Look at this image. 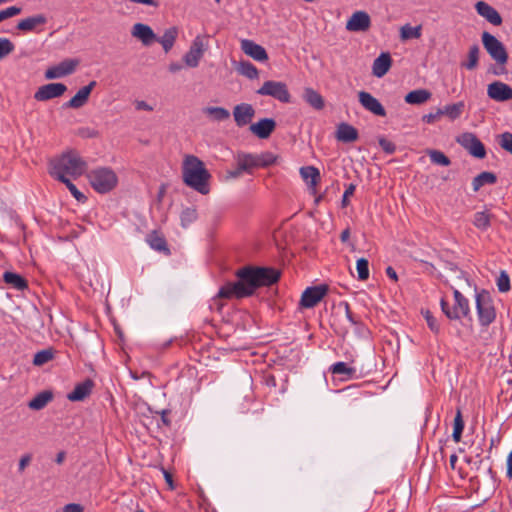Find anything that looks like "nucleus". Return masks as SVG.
Returning a JSON list of instances; mask_svg holds the SVG:
<instances>
[{
    "label": "nucleus",
    "mask_w": 512,
    "mask_h": 512,
    "mask_svg": "<svg viewBox=\"0 0 512 512\" xmlns=\"http://www.w3.org/2000/svg\"><path fill=\"white\" fill-rule=\"evenodd\" d=\"M243 173H245V172L240 169V166L238 164H236L235 169L227 171L225 179L226 180L238 179L242 176Z\"/></svg>",
    "instance_id": "57"
},
{
    "label": "nucleus",
    "mask_w": 512,
    "mask_h": 512,
    "mask_svg": "<svg viewBox=\"0 0 512 512\" xmlns=\"http://www.w3.org/2000/svg\"><path fill=\"white\" fill-rule=\"evenodd\" d=\"M162 471H163V475H164L166 483L168 484L169 488L171 490H173L175 488V486H174V483H173L172 475L168 471H166L165 469H163Z\"/></svg>",
    "instance_id": "63"
},
{
    "label": "nucleus",
    "mask_w": 512,
    "mask_h": 512,
    "mask_svg": "<svg viewBox=\"0 0 512 512\" xmlns=\"http://www.w3.org/2000/svg\"><path fill=\"white\" fill-rule=\"evenodd\" d=\"M53 399V393L48 390H44L38 393L30 402L28 403V407L32 410H41L43 409L50 401Z\"/></svg>",
    "instance_id": "31"
},
{
    "label": "nucleus",
    "mask_w": 512,
    "mask_h": 512,
    "mask_svg": "<svg viewBox=\"0 0 512 512\" xmlns=\"http://www.w3.org/2000/svg\"><path fill=\"white\" fill-rule=\"evenodd\" d=\"M391 64V56L388 53H381L373 62V75L378 78L383 77L389 71Z\"/></svg>",
    "instance_id": "26"
},
{
    "label": "nucleus",
    "mask_w": 512,
    "mask_h": 512,
    "mask_svg": "<svg viewBox=\"0 0 512 512\" xmlns=\"http://www.w3.org/2000/svg\"><path fill=\"white\" fill-rule=\"evenodd\" d=\"M480 49L478 45L470 47L468 52L467 62L462 63V66L468 70H474L478 66Z\"/></svg>",
    "instance_id": "44"
},
{
    "label": "nucleus",
    "mask_w": 512,
    "mask_h": 512,
    "mask_svg": "<svg viewBox=\"0 0 512 512\" xmlns=\"http://www.w3.org/2000/svg\"><path fill=\"white\" fill-rule=\"evenodd\" d=\"M456 141L472 156L479 159H482L486 156L485 146L474 133H462L457 137Z\"/></svg>",
    "instance_id": "8"
},
{
    "label": "nucleus",
    "mask_w": 512,
    "mask_h": 512,
    "mask_svg": "<svg viewBox=\"0 0 512 512\" xmlns=\"http://www.w3.org/2000/svg\"><path fill=\"white\" fill-rule=\"evenodd\" d=\"M424 318L427 322V325L429 329L435 333L438 334L440 332V325L437 321V319L432 315V313L429 310H426L423 312Z\"/></svg>",
    "instance_id": "49"
},
{
    "label": "nucleus",
    "mask_w": 512,
    "mask_h": 512,
    "mask_svg": "<svg viewBox=\"0 0 512 512\" xmlns=\"http://www.w3.org/2000/svg\"><path fill=\"white\" fill-rule=\"evenodd\" d=\"M238 278L235 282H227L220 287L214 300L242 299L252 296L262 286H270L280 278L278 270L270 267L244 266L235 273Z\"/></svg>",
    "instance_id": "1"
},
{
    "label": "nucleus",
    "mask_w": 512,
    "mask_h": 512,
    "mask_svg": "<svg viewBox=\"0 0 512 512\" xmlns=\"http://www.w3.org/2000/svg\"><path fill=\"white\" fill-rule=\"evenodd\" d=\"M197 218L196 210L187 208L181 213V222L184 227L195 221Z\"/></svg>",
    "instance_id": "51"
},
{
    "label": "nucleus",
    "mask_w": 512,
    "mask_h": 512,
    "mask_svg": "<svg viewBox=\"0 0 512 512\" xmlns=\"http://www.w3.org/2000/svg\"><path fill=\"white\" fill-rule=\"evenodd\" d=\"M386 275H387L391 280H393V281H395V282L398 280L397 273H396V271L394 270V268H393V267H391V266H388V267L386 268Z\"/></svg>",
    "instance_id": "64"
},
{
    "label": "nucleus",
    "mask_w": 512,
    "mask_h": 512,
    "mask_svg": "<svg viewBox=\"0 0 512 512\" xmlns=\"http://www.w3.org/2000/svg\"><path fill=\"white\" fill-rule=\"evenodd\" d=\"M465 109V103L459 101L457 103L445 105L443 108H439V114H443L449 120L454 121L463 114Z\"/></svg>",
    "instance_id": "30"
},
{
    "label": "nucleus",
    "mask_w": 512,
    "mask_h": 512,
    "mask_svg": "<svg viewBox=\"0 0 512 512\" xmlns=\"http://www.w3.org/2000/svg\"><path fill=\"white\" fill-rule=\"evenodd\" d=\"M256 169L267 168L276 163L277 156L270 151L253 153Z\"/></svg>",
    "instance_id": "32"
},
{
    "label": "nucleus",
    "mask_w": 512,
    "mask_h": 512,
    "mask_svg": "<svg viewBox=\"0 0 512 512\" xmlns=\"http://www.w3.org/2000/svg\"><path fill=\"white\" fill-rule=\"evenodd\" d=\"M345 313H346V317L349 320V322L351 324H353V325H356L357 324V320L354 318L348 303H345Z\"/></svg>",
    "instance_id": "62"
},
{
    "label": "nucleus",
    "mask_w": 512,
    "mask_h": 512,
    "mask_svg": "<svg viewBox=\"0 0 512 512\" xmlns=\"http://www.w3.org/2000/svg\"><path fill=\"white\" fill-rule=\"evenodd\" d=\"M203 113L208 116L211 120L222 122L230 118V112L223 107H205Z\"/></svg>",
    "instance_id": "35"
},
{
    "label": "nucleus",
    "mask_w": 512,
    "mask_h": 512,
    "mask_svg": "<svg viewBox=\"0 0 512 512\" xmlns=\"http://www.w3.org/2000/svg\"><path fill=\"white\" fill-rule=\"evenodd\" d=\"M360 104L369 112L376 116L384 117L386 111L383 105L369 92L361 91L358 94Z\"/></svg>",
    "instance_id": "16"
},
{
    "label": "nucleus",
    "mask_w": 512,
    "mask_h": 512,
    "mask_svg": "<svg viewBox=\"0 0 512 512\" xmlns=\"http://www.w3.org/2000/svg\"><path fill=\"white\" fill-rule=\"evenodd\" d=\"M454 306L450 313H447V318L450 320H459L470 315V306L468 299L457 289L453 292Z\"/></svg>",
    "instance_id": "12"
},
{
    "label": "nucleus",
    "mask_w": 512,
    "mask_h": 512,
    "mask_svg": "<svg viewBox=\"0 0 512 512\" xmlns=\"http://www.w3.org/2000/svg\"><path fill=\"white\" fill-rule=\"evenodd\" d=\"M96 85V81H91L88 85L80 88L78 92L64 104V107L72 109H79L83 107L87 103L89 96Z\"/></svg>",
    "instance_id": "17"
},
{
    "label": "nucleus",
    "mask_w": 512,
    "mask_h": 512,
    "mask_svg": "<svg viewBox=\"0 0 512 512\" xmlns=\"http://www.w3.org/2000/svg\"><path fill=\"white\" fill-rule=\"evenodd\" d=\"M15 49L14 44L8 38H0V59L11 54Z\"/></svg>",
    "instance_id": "48"
},
{
    "label": "nucleus",
    "mask_w": 512,
    "mask_h": 512,
    "mask_svg": "<svg viewBox=\"0 0 512 512\" xmlns=\"http://www.w3.org/2000/svg\"><path fill=\"white\" fill-rule=\"evenodd\" d=\"M356 185L351 183L347 186L346 190L344 191V194L342 196V206L346 207L349 204V197L352 196L355 192Z\"/></svg>",
    "instance_id": "56"
},
{
    "label": "nucleus",
    "mask_w": 512,
    "mask_h": 512,
    "mask_svg": "<svg viewBox=\"0 0 512 512\" xmlns=\"http://www.w3.org/2000/svg\"><path fill=\"white\" fill-rule=\"evenodd\" d=\"M431 95H432L431 92H429L426 89H416V90L409 92L405 96V101L408 104L420 105V104H423L426 101H428L431 98Z\"/></svg>",
    "instance_id": "33"
},
{
    "label": "nucleus",
    "mask_w": 512,
    "mask_h": 512,
    "mask_svg": "<svg viewBox=\"0 0 512 512\" xmlns=\"http://www.w3.org/2000/svg\"><path fill=\"white\" fill-rule=\"evenodd\" d=\"M464 420L462 417V412L460 409H457L456 415L453 422V433L452 438L454 442L458 443L461 441V436L464 430Z\"/></svg>",
    "instance_id": "41"
},
{
    "label": "nucleus",
    "mask_w": 512,
    "mask_h": 512,
    "mask_svg": "<svg viewBox=\"0 0 512 512\" xmlns=\"http://www.w3.org/2000/svg\"><path fill=\"white\" fill-rule=\"evenodd\" d=\"M31 455L30 454H26V455H23L20 460H19V471L22 472L25 470V468L29 465V463L31 462Z\"/></svg>",
    "instance_id": "60"
},
{
    "label": "nucleus",
    "mask_w": 512,
    "mask_h": 512,
    "mask_svg": "<svg viewBox=\"0 0 512 512\" xmlns=\"http://www.w3.org/2000/svg\"><path fill=\"white\" fill-rule=\"evenodd\" d=\"M276 128L272 118H263L250 126V131L260 139H267Z\"/></svg>",
    "instance_id": "21"
},
{
    "label": "nucleus",
    "mask_w": 512,
    "mask_h": 512,
    "mask_svg": "<svg viewBox=\"0 0 512 512\" xmlns=\"http://www.w3.org/2000/svg\"><path fill=\"white\" fill-rule=\"evenodd\" d=\"M328 286L327 285H317L306 288L300 299V305L303 308H313L315 307L327 294Z\"/></svg>",
    "instance_id": "11"
},
{
    "label": "nucleus",
    "mask_w": 512,
    "mask_h": 512,
    "mask_svg": "<svg viewBox=\"0 0 512 512\" xmlns=\"http://www.w3.org/2000/svg\"><path fill=\"white\" fill-rule=\"evenodd\" d=\"M146 241L153 250L164 252L165 254H170V250L167 247L165 238L157 231H152L150 234H148Z\"/></svg>",
    "instance_id": "29"
},
{
    "label": "nucleus",
    "mask_w": 512,
    "mask_h": 512,
    "mask_svg": "<svg viewBox=\"0 0 512 512\" xmlns=\"http://www.w3.org/2000/svg\"><path fill=\"white\" fill-rule=\"evenodd\" d=\"M67 90L63 83H49L38 88L34 94L37 101H48L62 96Z\"/></svg>",
    "instance_id": "15"
},
{
    "label": "nucleus",
    "mask_w": 512,
    "mask_h": 512,
    "mask_svg": "<svg viewBox=\"0 0 512 512\" xmlns=\"http://www.w3.org/2000/svg\"><path fill=\"white\" fill-rule=\"evenodd\" d=\"M421 34L422 27L420 25L413 27L410 24H405L400 29V38L402 41L418 39L421 37Z\"/></svg>",
    "instance_id": "40"
},
{
    "label": "nucleus",
    "mask_w": 512,
    "mask_h": 512,
    "mask_svg": "<svg viewBox=\"0 0 512 512\" xmlns=\"http://www.w3.org/2000/svg\"><path fill=\"white\" fill-rule=\"evenodd\" d=\"M87 178L92 188L102 194L114 189L118 183L116 173L108 167H100L91 170L87 174Z\"/></svg>",
    "instance_id": "4"
},
{
    "label": "nucleus",
    "mask_w": 512,
    "mask_h": 512,
    "mask_svg": "<svg viewBox=\"0 0 512 512\" xmlns=\"http://www.w3.org/2000/svg\"><path fill=\"white\" fill-rule=\"evenodd\" d=\"M94 383L92 380L87 379L82 383L77 384L74 389L67 395L70 401H82L90 395Z\"/></svg>",
    "instance_id": "25"
},
{
    "label": "nucleus",
    "mask_w": 512,
    "mask_h": 512,
    "mask_svg": "<svg viewBox=\"0 0 512 512\" xmlns=\"http://www.w3.org/2000/svg\"><path fill=\"white\" fill-rule=\"evenodd\" d=\"M358 130L348 123H340L336 130V139L343 143H351L358 139Z\"/></svg>",
    "instance_id": "24"
},
{
    "label": "nucleus",
    "mask_w": 512,
    "mask_h": 512,
    "mask_svg": "<svg viewBox=\"0 0 512 512\" xmlns=\"http://www.w3.org/2000/svg\"><path fill=\"white\" fill-rule=\"evenodd\" d=\"M378 142H379L380 147L386 154L391 155L396 151L395 144L393 142H391L390 140H388L384 137H381V138H379Z\"/></svg>",
    "instance_id": "55"
},
{
    "label": "nucleus",
    "mask_w": 512,
    "mask_h": 512,
    "mask_svg": "<svg viewBox=\"0 0 512 512\" xmlns=\"http://www.w3.org/2000/svg\"><path fill=\"white\" fill-rule=\"evenodd\" d=\"M428 155L432 163L441 165V166H449L451 164L450 159L441 151L438 150H430L428 151Z\"/></svg>",
    "instance_id": "46"
},
{
    "label": "nucleus",
    "mask_w": 512,
    "mask_h": 512,
    "mask_svg": "<svg viewBox=\"0 0 512 512\" xmlns=\"http://www.w3.org/2000/svg\"><path fill=\"white\" fill-rule=\"evenodd\" d=\"M79 63L78 59H65L59 64L49 67L45 71V78L51 80L71 75L75 72Z\"/></svg>",
    "instance_id": "10"
},
{
    "label": "nucleus",
    "mask_w": 512,
    "mask_h": 512,
    "mask_svg": "<svg viewBox=\"0 0 512 512\" xmlns=\"http://www.w3.org/2000/svg\"><path fill=\"white\" fill-rule=\"evenodd\" d=\"M46 23L47 17L44 14H36L20 20L17 29L23 32H36L39 31L38 27L44 26Z\"/></svg>",
    "instance_id": "23"
},
{
    "label": "nucleus",
    "mask_w": 512,
    "mask_h": 512,
    "mask_svg": "<svg viewBox=\"0 0 512 512\" xmlns=\"http://www.w3.org/2000/svg\"><path fill=\"white\" fill-rule=\"evenodd\" d=\"M237 71L241 75H243L249 79H256L259 75V72H258V69L256 68V66L253 65L249 61H241L237 67Z\"/></svg>",
    "instance_id": "42"
},
{
    "label": "nucleus",
    "mask_w": 512,
    "mask_h": 512,
    "mask_svg": "<svg viewBox=\"0 0 512 512\" xmlns=\"http://www.w3.org/2000/svg\"><path fill=\"white\" fill-rule=\"evenodd\" d=\"M177 36H178L177 28L171 27V28L167 29L164 32V34L161 37L157 38L155 41H158L162 45L164 51L167 53L172 49Z\"/></svg>",
    "instance_id": "34"
},
{
    "label": "nucleus",
    "mask_w": 512,
    "mask_h": 512,
    "mask_svg": "<svg viewBox=\"0 0 512 512\" xmlns=\"http://www.w3.org/2000/svg\"><path fill=\"white\" fill-rule=\"evenodd\" d=\"M182 175L184 183L206 195L209 193L208 181L211 178L209 171L205 168L203 161L194 155H186L182 164Z\"/></svg>",
    "instance_id": "2"
},
{
    "label": "nucleus",
    "mask_w": 512,
    "mask_h": 512,
    "mask_svg": "<svg viewBox=\"0 0 512 512\" xmlns=\"http://www.w3.org/2000/svg\"><path fill=\"white\" fill-rule=\"evenodd\" d=\"M84 508L80 504L69 503L63 507V512H83Z\"/></svg>",
    "instance_id": "59"
},
{
    "label": "nucleus",
    "mask_w": 512,
    "mask_h": 512,
    "mask_svg": "<svg viewBox=\"0 0 512 512\" xmlns=\"http://www.w3.org/2000/svg\"><path fill=\"white\" fill-rule=\"evenodd\" d=\"M475 9L481 17H483L485 20H487L492 25L499 26L502 24L501 15L490 4H488L484 1H478L475 4Z\"/></svg>",
    "instance_id": "18"
},
{
    "label": "nucleus",
    "mask_w": 512,
    "mask_h": 512,
    "mask_svg": "<svg viewBox=\"0 0 512 512\" xmlns=\"http://www.w3.org/2000/svg\"><path fill=\"white\" fill-rule=\"evenodd\" d=\"M3 279L5 283L17 290H24L28 287L27 281L17 273L7 271L4 273Z\"/></svg>",
    "instance_id": "38"
},
{
    "label": "nucleus",
    "mask_w": 512,
    "mask_h": 512,
    "mask_svg": "<svg viewBox=\"0 0 512 512\" xmlns=\"http://www.w3.org/2000/svg\"><path fill=\"white\" fill-rule=\"evenodd\" d=\"M131 34L133 37L139 39L145 46L151 45L157 39V36L152 28L143 23L134 24L131 30Z\"/></svg>",
    "instance_id": "20"
},
{
    "label": "nucleus",
    "mask_w": 512,
    "mask_h": 512,
    "mask_svg": "<svg viewBox=\"0 0 512 512\" xmlns=\"http://www.w3.org/2000/svg\"><path fill=\"white\" fill-rule=\"evenodd\" d=\"M492 217L487 210L478 211L473 216V225L481 231H486L491 226Z\"/></svg>",
    "instance_id": "36"
},
{
    "label": "nucleus",
    "mask_w": 512,
    "mask_h": 512,
    "mask_svg": "<svg viewBox=\"0 0 512 512\" xmlns=\"http://www.w3.org/2000/svg\"><path fill=\"white\" fill-rule=\"evenodd\" d=\"M371 27V18L365 11H356L346 22V30L350 32H366Z\"/></svg>",
    "instance_id": "13"
},
{
    "label": "nucleus",
    "mask_w": 512,
    "mask_h": 512,
    "mask_svg": "<svg viewBox=\"0 0 512 512\" xmlns=\"http://www.w3.org/2000/svg\"><path fill=\"white\" fill-rule=\"evenodd\" d=\"M255 110L252 105L247 103H241L234 107L233 116L234 120L239 127H243L250 123L254 117Z\"/></svg>",
    "instance_id": "22"
},
{
    "label": "nucleus",
    "mask_w": 512,
    "mask_h": 512,
    "mask_svg": "<svg viewBox=\"0 0 512 512\" xmlns=\"http://www.w3.org/2000/svg\"><path fill=\"white\" fill-rule=\"evenodd\" d=\"M497 181V177L492 172H482L477 175L472 181L473 191L477 192L485 184H494Z\"/></svg>",
    "instance_id": "39"
},
{
    "label": "nucleus",
    "mask_w": 512,
    "mask_h": 512,
    "mask_svg": "<svg viewBox=\"0 0 512 512\" xmlns=\"http://www.w3.org/2000/svg\"><path fill=\"white\" fill-rule=\"evenodd\" d=\"M302 98L315 110H322L325 107V100L322 95L311 87L304 88Z\"/></svg>",
    "instance_id": "27"
},
{
    "label": "nucleus",
    "mask_w": 512,
    "mask_h": 512,
    "mask_svg": "<svg viewBox=\"0 0 512 512\" xmlns=\"http://www.w3.org/2000/svg\"><path fill=\"white\" fill-rule=\"evenodd\" d=\"M497 288L500 292H508L510 290V278L505 271H501L497 278Z\"/></svg>",
    "instance_id": "50"
},
{
    "label": "nucleus",
    "mask_w": 512,
    "mask_h": 512,
    "mask_svg": "<svg viewBox=\"0 0 512 512\" xmlns=\"http://www.w3.org/2000/svg\"><path fill=\"white\" fill-rule=\"evenodd\" d=\"M50 175L61 181L63 179L78 178L87 168L86 162L75 151L63 153L51 161Z\"/></svg>",
    "instance_id": "3"
},
{
    "label": "nucleus",
    "mask_w": 512,
    "mask_h": 512,
    "mask_svg": "<svg viewBox=\"0 0 512 512\" xmlns=\"http://www.w3.org/2000/svg\"><path fill=\"white\" fill-rule=\"evenodd\" d=\"M54 357L53 350L52 349H44L41 351H38L33 358V364L35 366H42L49 361H51Z\"/></svg>",
    "instance_id": "45"
},
{
    "label": "nucleus",
    "mask_w": 512,
    "mask_h": 512,
    "mask_svg": "<svg viewBox=\"0 0 512 512\" xmlns=\"http://www.w3.org/2000/svg\"><path fill=\"white\" fill-rule=\"evenodd\" d=\"M60 182L66 185L68 190L71 192V194L74 196L75 199L78 201H85L86 197L83 193H81L77 187L71 182L70 179H63Z\"/></svg>",
    "instance_id": "52"
},
{
    "label": "nucleus",
    "mask_w": 512,
    "mask_h": 512,
    "mask_svg": "<svg viewBox=\"0 0 512 512\" xmlns=\"http://www.w3.org/2000/svg\"><path fill=\"white\" fill-rule=\"evenodd\" d=\"M487 95L497 102L512 100V87L501 81H494L487 86Z\"/></svg>",
    "instance_id": "14"
},
{
    "label": "nucleus",
    "mask_w": 512,
    "mask_h": 512,
    "mask_svg": "<svg viewBox=\"0 0 512 512\" xmlns=\"http://www.w3.org/2000/svg\"><path fill=\"white\" fill-rule=\"evenodd\" d=\"M356 269L358 272V279L361 281H365L369 278V263L365 258H360L357 260Z\"/></svg>",
    "instance_id": "47"
},
{
    "label": "nucleus",
    "mask_w": 512,
    "mask_h": 512,
    "mask_svg": "<svg viewBox=\"0 0 512 512\" xmlns=\"http://www.w3.org/2000/svg\"><path fill=\"white\" fill-rule=\"evenodd\" d=\"M499 145L502 149L512 154V133L505 132L501 134Z\"/></svg>",
    "instance_id": "53"
},
{
    "label": "nucleus",
    "mask_w": 512,
    "mask_h": 512,
    "mask_svg": "<svg viewBox=\"0 0 512 512\" xmlns=\"http://www.w3.org/2000/svg\"><path fill=\"white\" fill-rule=\"evenodd\" d=\"M234 159L236 164L240 166L241 170L247 174H253L254 170L256 169L253 153L238 152Z\"/></svg>",
    "instance_id": "28"
},
{
    "label": "nucleus",
    "mask_w": 512,
    "mask_h": 512,
    "mask_svg": "<svg viewBox=\"0 0 512 512\" xmlns=\"http://www.w3.org/2000/svg\"><path fill=\"white\" fill-rule=\"evenodd\" d=\"M242 51L253 58L256 61L264 62L268 60V54L266 50L259 44L249 39H243L241 41Z\"/></svg>",
    "instance_id": "19"
},
{
    "label": "nucleus",
    "mask_w": 512,
    "mask_h": 512,
    "mask_svg": "<svg viewBox=\"0 0 512 512\" xmlns=\"http://www.w3.org/2000/svg\"><path fill=\"white\" fill-rule=\"evenodd\" d=\"M330 372L334 375H345L347 378H352L356 369L347 366L345 362H336L330 367Z\"/></svg>",
    "instance_id": "43"
},
{
    "label": "nucleus",
    "mask_w": 512,
    "mask_h": 512,
    "mask_svg": "<svg viewBox=\"0 0 512 512\" xmlns=\"http://www.w3.org/2000/svg\"><path fill=\"white\" fill-rule=\"evenodd\" d=\"M21 11H22V9L17 6H11L4 10H1L0 11V22L6 20L8 18L14 17L16 15H19L21 13Z\"/></svg>",
    "instance_id": "54"
},
{
    "label": "nucleus",
    "mask_w": 512,
    "mask_h": 512,
    "mask_svg": "<svg viewBox=\"0 0 512 512\" xmlns=\"http://www.w3.org/2000/svg\"><path fill=\"white\" fill-rule=\"evenodd\" d=\"M300 174L303 180L311 187H315L320 179L319 170L313 166H305L300 169Z\"/></svg>",
    "instance_id": "37"
},
{
    "label": "nucleus",
    "mask_w": 512,
    "mask_h": 512,
    "mask_svg": "<svg viewBox=\"0 0 512 512\" xmlns=\"http://www.w3.org/2000/svg\"><path fill=\"white\" fill-rule=\"evenodd\" d=\"M207 43L205 37L198 35L194 38L188 52L184 55V63L191 68H195L199 65L201 58L206 51Z\"/></svg>",
    "instance_id": "9"
},
{
    "label": "nucleus",
    "mask_w": 512,
    "mask_h": 512,
    "mask_svg": "<svg viewBox=\"0 0 512 512\" xmlns=\"http://www.w3.org/2000/svg\"><path fill=\"white\" fill-rule=\"evenodd\" d=\"M257 94L271 96L282 103H289L291 101V95L287 85L280 81L269 80L264 82L257 90Z\"/></svg>",
    "instance_id": "7"
},
{
    "label": "nucleus",
    "mask_w": 512,
    "mask_h": 512,
    "mask_svg": "<svg viewBox=\"0 0 512 512\" xmlns=\"http://www.w3.org/2000/svg\"><path fill=\"white\" fill-rule=\"evenodd\" d=\"M443 114H439V109L435 113H429L422 117L423 122L427 124H433L436 122Z\"/></svg>",
    "instance_id": "58"
},
{
    "label": "nucleus",
    "mask_w": 512,
    "mask_h": 512,
    "mask_svg": "<svg viewBox=\"0 0 512 512\" xmlns=\"http://www.w3.org/2000/svg\"><path fill=\"white\" fill-rule=\"evenodd\" d=\"M476 310L479 323L482 327H488L496 319V310L489 293L485 290L476 294Z\"/></svg>",
    "instance_id": "5"
},
{
    "label": "nucleus",
    "mask_w": 512,
    "mask_h": 512,
    "mask_svg": "<svg viewBox=\"0 0 512 512\" xmlns=\"http://www.w3.org/2000/svg\"><path fill=\"white\" fill-rule=\"evenodd\" d=\"M482 43L491 58L500 66L508 61V53L504 44L489 32H483Z\"/></svg>",
    "instance_id": "6"
},
{
    "label": "nucleus",
    "mask_w": 512,
    "mask_h": 512,
    "mask_svg": "<svg viewBox=\"0 0 512 512\" xmlns=\"http://www.w3.org/2000/svg\"><path fill=\"white\" fill-rule=\"evenodd\" d=\"M135 107L137 110H145V111L153 110V107L143 100L136 101Z\"/></svg>",
    "instance_id": "61"
}]
</instances>
